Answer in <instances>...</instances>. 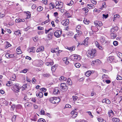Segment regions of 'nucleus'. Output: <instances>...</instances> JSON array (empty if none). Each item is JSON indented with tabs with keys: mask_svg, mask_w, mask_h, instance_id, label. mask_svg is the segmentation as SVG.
<instances>
[{
	"mask_svg": "<svg viewBox=\"0 0 122 122\" xmlns=\"http://www.w3.org/2000/svg\"><path fill=\"white\" fill-rule=\"evenodd\" d=\"M25 106L26 107H30L31 106V105L29 104L28 103H26L25 104Z\"/></svg>",
	"mask_w": 122,
	"mask_h": 122,
	"instance_id": "864d4df0",
	"label": "nucleus"
},
{
	"mask_svg": "<svg viewBox=\"0 0 122 122\" xmlns=\"http://www.w3.org/2000/svg\"><path fill=\"white\" fill-rule=\"evenodd\" d=\"M116 78L118 80H120L122 79V77L119 75H117Z\"/></svg>",
	"mask_w": 122,
	"mask_h": 122,
	"instance_id": "37998d69",
	"label": "nucleus"
},
{
	"mask_svg": "<svg viewBox=\"0 0 122 122\" xmlns=\"http://www.w3.org/2000/svg\"><path fill=\"white\" fill-rule=\"evenodd\" d=\"M103 16L104 17L105 19H106L107 18L108 16V15L107 14V15H105L104 14H103Z\"/></svg>",
	"mask_w": 122,
	"mask_h": 122,
	"instance_id": "338daca9",
	"label": "nucleus"
},
{
	"mask_svg": "<svg viewBox=\"0 0 122 122\" xmlns=\"http://www.w3.org/2000/svg\"><path fill=\"white\" fill-rule=\"evenodd\" d=\"M14 34L16 35L20 36V35L21 33H20V30H18L16 31H15Z\"/></svg>",
	"mask_w": 122,
	"mask_h": 122,
	"instance_id": "412c9836",
	"label": "nucleus"
},
{
	"mask_svg": "<svg viewBox=\"0 0 122 122\" xmlns=\"http://www.w3.org/2000/svg\"><path fill=\"white\" fill-rule=\"evenodd\" d=\"M43 76L45 77H48L50 76V75L49 74H43Z\"/></svg>",
	"mask_w": 122,
	"mask_h": 122,
	"instance_id": "ea45409f",
	"label": "nucleus"
},
{
	"mask_svg": "<svg viewBox=\"0 0 122 122\" xmlns=\"http://www.w3.org/2000/svg\"><path fill=\"white\" fill-rule=\"evenodd\" d=\"M83 22L85 24H88L89 21L87 19L84 18L83 20Z\"/></svg>",
	"mask_w": 122,
	"mask_h": 122,
	"instance_id": "79ce46f5",
	"label": "nucleus"
},
{
	"mask_svg": "<svg viewBox=\"0 0 122 122\" xmlns=\"http://www.w3.org/2000/svg\"><path fill=\"white\" fill-rule=\"evenodd\" d=\"M74 2L73 1H71L67 5L69 6L71 5Z\"/></svg>",
	"mask_w": 122,
	"mask_h": 122,
	"instance_id": "5fc2aeb1",
	"label": "nucleus"
},
{
	"mask_svg": "<svg viewBox=\"0 0 122 122\" xmlns=\"http://www.w3.org/2000/svg\"><path fill=\"white\" fill-rule=\"evenodd\" d=\"M75 66L76 67L79 68L80 67V66H81V64L79 63H77L75 64Z\"/></svg>",
	"mask_w": 122,
	"mask_h": 122,
	"instance_id": "58836bf2",
	"label": "nucleus"
},
{
	"mask_svg": "<svg viewBox=\"0 0 122 122\" xmlns=\"http://www.w3.org/2000/svg\"><path fill=\"white\" fill-rule=\"evenodd\" d=\"M15 78L16 76H15V75H13V76L12 77V78H11V81H14Z\"/></svg>",
	"mask_w": 122,
	"mask_h": 122,
	"instance_id": "bf43d9fd",
	"label": "nucleus"
},
{
	"mask_svg": "<svg viewBox=\"0 0 122 122\" xmlns=\"http://www.w3.org/2000/svg\"><path fill=\"white\" fill-rule=\"evenodd\" d=\"M49 6L51 9H53L55 7L54 4L53 3H51L49 4Z\"/></svg>",
	"mask_w": 122,
	"mask_h": 122,
	"instance_id": "cd10ccee",
	"label": "nucleus"
},
{
	"mask_svg": "<svg viewBox=\"0 0 122 122\" xmlns=\"http://www.w3.org/2000/svg\"><path fill=\"white\" fill-rule=\"evenodd\" d=\"M59 51V48L57 47L56 48L52 49L51 50V51L53 53H56L58 52Z\"/></svg>",
	"mask_w": 122,
	"mask_h": 122,
	"instance_id": "ddd939ff",
	"label": "nucleus"
},
{
	"mask_svg": "<svg viewBox=\"0 0 122 122\" xmlns=\"http://www.w3.org/2000/svg\"><path fill=\"white\" fill-rule=\"evenodd\" d=\"M13 90L15 92H19V90L20 89V87L19 86L18 84H14Z\"/></svg>",
	"mask_w": 122,
	"mask_h": 122,
	"instance_id": "39448f33",
	"label": "nucleus"
},
{
	"mask_svg": "<svg viewBox=\"0 0 122 122\" xmlns=\"http://www.w3.org/2000/svg\"><path fill=\"white\" fill-rule=\"evenodd\" d=\"M27 86V85L26 84L23 85L21 88L22 90L23 91L24 90H25Z\"/></svg>",
	"mask_w": 122,
	"mask_h": 122,
	"instance_id": "c85d7f7f",
	"label": "nucleus"
},
{
	"mask_svg": "<svg viewBox=\"0 0 122 122\" xmlns=\"http://www.w3.org/2000/svg\"><path fill=\"white\" fill-rule=\"evenodd\" d=\"M43 9V8L41 6H40L38 7L37 9V10L38 11H40L42 10Z\"/></svg>",
	"mask_w": 122,
	"mask_h": 122,
	"instance_id": "4c0bfd02",
	"label": "nucleus"
},
{
	"mask_svg": "<svg viewBox=\"0 0 122 122\" xmlns=\"http://www.w3.org/2000/svg\"><path fill=\"white\" fill-rule=\"evenodd\" d=\"M113 44L115 46H117L118 45V42L117 41H114L113 42Z\"/></svg>",
	"mask_w": 122,
	"mask_h": 122,
	"instance_id": "e2e57ef3",
	"label": "nucleus"
},
{
	"mask_svg": "<svg viewBox=\"0 0 122 122\" xmlns=\"http://www.w3.org/2000/svg\"><path fill=\"white\" fill-rule=\"evenodd\" d=\"M102 103L105 102L107 104H110L111 103V101L107 99H103L102 101Z\"/></svg>",
	"mask_w": 122,
	"mask_h": 122,
	"instance_id": "dca6fc26",
	"label": "nucleus"
},
{
	"mask_svg": "<svg viewBox=\"0 0 122 122\" xmlns=\"http://www.w3.org/2000/svg\"><path fill=\"white\" fill-rule=\"evenodd\" d=\"M15 107V105L14 104H13L11 105V108H10V110H14Z\"/></svg>",
	"mask_w": 122,
	"mask_h": 122,
	"instance_id": "a19ab883",
	"label": "nucleus"
},
{
	"mask_svg": "<svg viewBox=\"0 0 122 122\" xmlns=\"http://www.w3.org/2000/svg\"><path fill=\"white\" fill-rule=\"evenodd\" d=\"M91 71H88L86 72L85 73V75L86 76H89L91 74Z\"/></svg>",
	"mask_w": 122,
	"mask_h": 122,
	"instance_id": "473e14b6",
	"label": "nucleus"
},
{
	"mask_svg": "<svg viewBox=\"0 0 122 122\" xmlns=\"http://www.w3.org/2000/svg\"><path fill=\"white\" fill-rule=\"evenodd\" d=\"M55 100L54 104L58 103L60 102L61 99L60 98L58 97H54Z\"/></svg>",
	"mask_w": 122,
	"mask_h": 122,
	"instance_id": "9d476101",
	"label": "nucleus"
},
{
	"mask_svg": "<svg viewBox=\"0 0 122 122\" xmlns=\"http://www.w3.org/2000/svg\"><path fill=\"white\" fill-rule=\"evenodd\" d=\"M87 6V8L90 9L91 8H94V5L92 4H88Z\"/></svg>",
	"mask_w": 122,
	"mask_h": 122,
	"instance_id": "bb28decb",
	"label": "nucleus"
},
{
	"mask_svg": "<svg viewBox=\"0 0 122 122\" xmlns=\"http://www.w3.org/2000/svg\"><path fill=\"white\" fill-rule=\"evenodd\" d=\"M110 35L111 38L112 39L115 38L117 36L116 34L115 33H112L110 34Z\"/></svg>",
	"mask_w": 122,
	"mask_h": 122,
	"instance_id": "6ab92c4d",
	"label": "nucleus"
},
{
	"mask_svg": "<svg viewBox=\"0 0 122 122\" xmlns=\"http://www.w3.org/2000/svg\"><path fill=\"white\" fill-rule=\"evenodd\" d=\"M41 115H44L45 114V112L44 110H41Z\"/></svg>",
	"mask_w": 122,
	"mask_h": 122,
	"instance_id": "0e129e2a",
	"label": "nucleus"
},
{
	"mask_svg": "<svg viewBox=\"0 0 122 122\" xmlns=\"http://www.w3.org/2000/svg\"><path fill=\"white\" fill-rule=\"evenodd\" d=\"M63 60L64 63L66 65L68 64L69 62L67 61V59L66 58H64L63 59Z\"/></svg>",
	"mask_w": 122,
	"mask_h": 122,
	"instance_id": "393cba45",
	"label": "nucleus"
},
{
	"mask_svg": "<svg viewBox=\"0 0 122 122\" xmlns=\"http://www.w3.org/2000/svg\"><path fill=\"white\" fill-rule=\"evenodd\" d=\"M35 47H32L30 49V52H35V51L34 49Z\"/></svg>",
	"mask_w": 122,
	"mask_h": 122,
	"instance_id": "49530a36",
	"label": "nucleus"
},
{
	"mask_svg": "<svg viewBox=\"0 0 122 122\" xmlns=\"http://www.w3.org/2000/svg\"><path fill=\"white\" fill-rule=\"evenodd\" d=\"M28 71V70L27 69H25L21 71V72L24 73H26Z\"/></svg>",
	"mask_w": 122,
	"mask_h": 122,
	"instance_id": "de8ad7c7",
	"label": "nucleus"
},
{
	"mask_svg": "<svg viewBox=\"0 0 122 122\" xmlns=\"http://www.w3.org/2000/svg\"><path fill=\"white\" fill-rule=\"evenodd\" d=\"M96 52V50L95 49L88 50L87 51V56L91 58H93L95 56Z\"/></svg>",
	"mask_w": 122,
	"mask_h": 122,
	"instance_id": "f257e3e1",
	"label": "nucleus"
},
{
	"mask_svg": "<svg viewBox=\"0 0 122 122\" xmlns=\"http://www.w3.org/2000/svg\"><path fill=\"white\" fill-rule=\"evenodd\" d=\"M76 109H75L74 110L72 111L71 112V114H73V115H74L75 114V112H76Z\"/></svg>",
	"mask_w": 122,
	"mask_h": 122,
	"instance_id": "052dcab7",
	"label": "nucleus"
},
{
	"mask_svg": "<svg viewBox=\"0 0 122 122\" xmlns=\"http://www.w3.org/2000/svg\"><path fill=\"white\" fill-rule=\"evenodd\" d=\"M37 122H46L45 119L42 118L39 119L38 120Z\"/></svg>",
	"mask_w": 122,
	"mask_h": 122,
	"instance_id": "e433bc0d",
	"label": "nucleus"
},
{
	"mask_svg": "<svg viewBox=\"0 0 122 122\" xmlns=\"http://www.w3.org/2000/svg\"><path fill=\"white\" fill-rule=\"evenodd\" d=\"M101 61L99 60H96L94 61H93L92 62V65L93 66H94L96 65L98 63H100Z\"/></svg>",
	"mask_w": 122,
	"mask_h": 122,
	"instance_id": "6e6552de",
	"label": "nucleus"
},
{
	"mask_svg": "<svg viewBox=\"0 0 122 122\" xmlns=\"http://www.w3.org/2000/svg\"><path fill=\"white\" fill-rule=\"evenodd\" d=\"M71 107V106L69 105V104H66V105L65 106V108H70Z\"/></svg>",
	"mask_w": 122,
	"mask_h": 122,
	"instance_id": "6e6d98bb",
	"label": "nucleus"
},
{
	"mask_svg": "<svg viewBox=\"0 0 122 122\" xmlns=\"http://www.w3.org/2000/svg\"><path fill=\"white\" fill-rule=\"evenodd\" d=\"M117 56L120 59H122V54L120 52H119L117 54Z\"/></svg>",
	"mask_w": 122,
	"mask_h": 122,
	"instance_id": "c756f323",
	"label": "nucleus"
},
{
	"mask_svg": "<svg viewBox=\"0 0 122 122\" xmlns=\"http://www.w3.org/2000/svg\"><path fill=\"white\" fill-rule=\"evenodd\" d=\"M49 21V19L45 21L44 22H42V24L43 25L44 24H46V23H48Z\"/></svg>",
	"mask_w": 122,
	"mask_h": 122,
	"instance_id": "8fccbe9b",
	"label": "nucleus"
},
{
	"mask_svg": "<svg viewBox=\"0 0 122 122\" xmlns=\"http://www.w3.org/2000/svg\"><path fill=\"white\" fill-rule=\"evenodd\" d=\"M71 60L74 61H77L80 60L81 58L80 56L76 54L71 55L70 56Z\"/></svg>",
	"mask_w": 122,
	"mask_h": 122,
	"instance_id": "f03ea898",
	"label": "nucleus"
},
{
	"mask_svg": "<svg viewBox=\"0 0 122 122\" xmlns=\"http://www.w3.org/2000/svg\"><path fill=\"white\" fill-rule=\"evenodd\" d=\"M100 41L102 44L103 45L105 44L107 42V41L105 39V38L103 37L101 39Z\"/></svg>",
	"mask_w": 122,
	"mask_h": 122,
	"instance_id": "2eb2a0df",
	"label": "nucleus"
},
{
	"mask_svg": "<svg viewBox=\"0 0 122 122\" xmlns=\"http://www.w3.org/2000/svg\"><path fill=\"white\" fill-rule=\"evenodd\" d=\"M115 57L113 56H111L109 57L107 59L108 62H112L114 59Z\"/></svg>",
	"mask_w": 122,
	"mask_h": 122,
	"instance_id": "9b49d317",
	"label": "nucleus"
},
{
	"mask_svg": "<svg viewBox=\"0 0 122 122\" xmlns=\"http://www.w3.org/2000/svg\"><path fill=\"white\" fill-rule=\"evenodd\" d=\"M83 10L84 11L85 13H87L88 12V10L86 8H82Z\"/></svg>",
	"mask_w": 122,
	"mask_h": 122,
	"instance_id": "a18cd8bd",
	"label": "nucleus"
},
{
	"mask_svg": "<svg viewBox=\"0 0 122 122\" xmlns=\"http://www.w3.org/2000/svg\"><path fill=\"white\" fill-rule=\"evenodd\" d=\"M114 29V30H115V31L116 32L117 30H118V27L117 26H116L115 27L113 28Z\"/></svg>",
	"mask_w": 122,
	"mask_h": 122,
	"instance_id": "4d7b16f0",
	"label": "nucleus"
},
{
	"mask_svg": "<svg viewBox=\"0 0 122 122\" xmlns=\"http://www.w3.org/2000/svg\"><path fill=\"white\" fill-rule=\"evenodd\" d=\"M37 61L38 63V65H41L42 64L43 62L42 61L38 60Z\"/></svg>",
	"mask_w": 122,
	"mask_h": 122,
	"instance_id": "c03bdc74",
	"label": "nucleus"
},
{
	"mask_svg": "<svg viewBox=\"0 0 122 122\" xmlns=\"http://www.w3.org/2000/svg\"><path fill=\"white\" fill-rule=\"evenodd\" d=\"M38 39V38L37 37H35L33 38V40L34 41H36Z\"/></svg>",
	"mask_w": 122,
	"mask_h": 122,
	"instance_id": "680f3d73",
	"label": "nucleus"
},
{
	"mask_svg": "<svg viewBox=\"0 0 122 122\" xmlns=\"http://www.w3.org/2000/svg\"><path fill=\"white\" fill-rule=\"evenodd\" d=\"M37 120V119L36 117V116H34V118L33 119H31V120L32 121H36Z\"/></svg>",
	"mask_w": 122,
	"mask_h": 122,
	"instance_id": "13d9d810",
	"label": "nucleus"
},
{
	"mask_svg": "<svg viewBox=\"0 0 122 122\" xmlns=\"http://www.w3.org/2000/svg\"><path fill=\"white\" fill-rule=\"evenodd\" d=\"M56 6L55 8H56L61 9L63 6V3L62 2H59L56 1Z\"/></svg>",
	"mask_w": 122,
	"mask_h": 122,
	"instance_id": "20e7f679",
	"label": "nucleus"
},
{
	"mask_svg": "<svg viewBox=\"0 0 122 122\" xmlns=\"http://www.w3.org/2000/svg\"><path fill=\"white\" fill-rule=\"evenodd\" d=\"M60 86L61 89L63 91H64L67 90L68 88V87L67 86L66 84L65 83H61L60 85Z\"/></svg>",
	"mask_w": 122,
	"mask_h": 122,
	"instance_id": "7ed1b4c3",
	"label": "nucleus"
},
{
	"mask_svg": "<svg viewBox=\"0 0 122 122\" xmlns=\"http://www.w3.org/2000/svg\"><path fill=\"white\" fill-rule=\"evenodd\" d=\"M92 30L94 32H96L98 30V28L92 26L91 28Z\"/></svg>",
	"mask_w": 122,
	"mask_h": 122,
	"instance_id": "aec40b11",
	"label": "nucleus"
},
{
	"mask_svg": "<svg viewBox=\"0 0 122 122\" xmlns=\"http://www.w3.org/2000/svg\"><path fill=\"white\" fill-rule=\"evenodd\" d=\"M65 26L67 25L69 23V20L68 19H67L65 21Z\"/></svg>",
	"mask_w": 122,
	"mask_h": 122,
	"instance_id": "c9c22d12",
	"label": "nucleus"
},
{
	"mask_svg": "<svg viewBox=\"0 0 122 122\" xmlns=\"http://www.w3.org/2000/svg\"><path fill=\"white\" fill-rule=\"evenodd\" d=\"M55 98L54 97H51L49 99V100L50 102L53 103L54 104V102Z\"/></svg>",
	"mask_w": 122,
	"mask_h": 122,
	"instance_id": "5701e85b",
	"label": "nucleus"
},
{
	"mask_svg": "<svg viewBox=\"0 0 122 122\" xmlns=\"http://www.w3.org/2000/svg\"><path fill=\"white\" fill-rule=\"evenodd\" d=\"M69 50H71V51H72V50H74L75 49V46H72L70 47H69L68 48V49Z\"/></svg>",
	"mask_w": 122,
	"mask_h": 122,
	"instance_id": "72a5a7b5",
	"label": "nucleus"
},
{
	"mask_svg": "<svg viewBox=\"0 0 122 122\" xmlns=\"http://www.w3.org/2000/svg\"><path fill=\"white\" fill-rule=\"evenodd\" d=\"M112 120L113 122H119V119L115 117L113 118Z\"/></svg>",
	"mask_w": 122,
	"mask_h": 122,
	"instance_id": "a878e982",
	"label": "nucleus"
},
{
	"mask_svg": "<svg viewBox=\"0 0 122 122\" xmlns=\"http://www.w3.org/2000/svg\"><path fill=\"white\" fill-rule=\"evenodd\" d=\"M94 23L95 25L99 27H101L103 25L102 22L97 20L95 21L94 22Z\"/></svg>",
	"mask_w": 122,
	"mask_h": 122,
	"instance_id": "0eeeda50",
	"label": "nucleus"
},
{
	"mask_svg": "<svg viewBox=\"0 0 122 122\" xmlns=\"http://www.w3.org/2000/svg\"><path fill=\"white\" fill-rule=\"evenodd\" d=\"M86 112L88 113V114L91 116V117L92 118L93 117V116L92 115V113L90 111H87Z\"/></svg>",
	"mask_w": 122,
	"mask_h": 122,
	"instance_id": "09e8293b",
	"label": "nucleus"
},
{
	"mask_svg": "<svg viewBox=\"0 0 122 122\" xmlns=\"http://www.w3.org/2000/svg\"><path fill=\"white\" fill-rule=\"evenodd\" d=\"M59 80H63L64 81H66L67 79L66 78L63 76H61L59 78Z\"/></svg>",
	"mask_w": 122,
	"mask_h": 122,
	"instance_id": "2f4dec72",
	"label": "nucleus"
},
{
	"mask_svg": "<svg viewBox=\"0 0 122 122\" xmlns=\"http://www.w3.org/2000/svg\"><path fill=\"white\" fill-rule=\"evenodd\" d=\"M70 81L71 80L70 79H68L67 81V82L68 83V84L69 85H71V82H70Z\"/></svg>",
	"mask_w": 122,
	"mask_h": 122,
	"instance_id": "69168bd1",
	"label": "nucleus"
},
{
	"mask_svg": "<svg viewBox=\"0 0 122 122\" xmlns=\"http://www.w3.org/2000/svg\"><path fill=\"white\" fill-rule=\"evenodd\" d=\"M91 2L94 4H96L97 3L96 1H95L94 0H91Z\"/></svg>",
	"mask_w": 122,
	"mask_h": 122,
	"instance_id": "774afa93",
	"label": "nucleus"
},
{
	"mask_svg": "<svg viewBox=\"0 0 122 122\" xmlns=\"http://www.w3.org/2000/svg\"><path fill=\"white\" fill-rule=\"evenodd\" d=\"M72 97L73 99V100L74 101H75L77 100V99L78 98V97L76 96H72Z\"/></svg>",
	"mask_w": 122,
	"mask_h": 122,
	"instance_id": "3c124183",
	"label": "nucleus"
},
{
	"mask_svg": "<svg viewBox=\"0 0 122 122\" xmlns=\"http://www.w3.org/2000/svg\"><path fill=\"white\" fill-rule=\"evenodd\" d=\"M59 92L60 91L58 90V87H56L54 90L53 94H56L58 93H59Z\"/></svg>",
	"mask_w": 122,
	"mask_h": 122,
	"instance_id": "f8f14e48",
	"label": "nucleus"
},
{
	"mask_svg": "<svg viewBox=\"0 0 122 122\" xmlns=\"http://www.w3.org/2000/svg\"><path fill=\"white\" fill-rule=\"evenodd\" d=\"M25 21L24 19L22 20L20 19H16L15 20V22L16 23H18L21 22H24Z\"/></svg>",
	"mask_w": 122,
	"mask_h": 122,
	"instance_id": "b1692460",
	"label": "nucleus"
},
{
	"mask_svg": "<svg viewBox=\"0 0 122 122\" xmlns=\"http://www.w3.org/2000/svg\"><path fill=\"white\" fill-rule=\"evenodd\" d=\"M5 48H7L8 47L11 46V45L7 41H6L5 42Z\"/></svg>",
	"mask_w": 122,
	"mask_h": 122,
	"instance_id": "a211bd4d",
	"label": "nucleus"
},
{
	"mask_svg": "<svg viewBox=\"0 0 122 122\" xmlns=\"http://www.w3.org/2000/svg\"><path fill=\"white\" fill-rule=\"evenodd\" d=\"M40 89L43 92H45L46 90V88H41Z\"/></svg>",
	"mask_w": 122,
	"mask_h": 122,
	"instance_id": "603ef678",
	"label": "nucleus"
},
{
	"mask_svg": "<svg viewBox=\"0 0 122 122\" xmlns=\"http://www.w3.org/2000/svg\"><path fill=\"white\" fill-rule=\"evenodd\" d=\"M37 97H39V98H41L43 96V94L41 92H39L36 94Z\"/></svg>",
	"mask_w": 122,
	"mask_h": 122,
	"instance_id": "4468645a",
	"label": "nucleus"
},
{
	"mask_svg": "<svg viewBox=\"0 0 122 122\" xmlns=\"http://www.w3.org/2000/svg\"><path fill=\"white\" fill-rule=\"evenodd\" d=\"M56 68V66H52L51 67V70L53 71H54Z\"/></svg>",
	"mask_w": 122,
	"mask_h": 122,
	"instance_id": "f704fd0d",
	"label": "nucleus"
},
{
	"mask_svg": "<svg viewBox=\"0 0 122 122\" xmlns=\"http://www.w3.org/2000/svg\"><path fill=\"white\" fill-rule=\"evenodd\" d=\"M62 32L61 30L56 31L54 33V35L56 37H59L62 34Z\"/></svg>",
	"mask_w": 122,
	"mask_h": 122,
	"instance_id": "423d86ee",
	"label": "nucleus"
},
{
	"mask_svg": "<svg viewBox=\"0 0 122 122\" xmlns=\"http://www.w3.org/2000/svg\"><path fill=\"white\" fill-rule=\"evenodd\" d=\"M54 62L52 61V62H46V65L48 66H51L53 64Z\"/></svg>",
	"mask_w": 122,
	"mask_h": 122,
	"instance_id": "4be33fe9",
	"label": "nucleus"
},
{
	"mask_svg": "<svg viewBox=\"0 0 122 122\" xmlns=\"http://www.w3.org/2000/svg\"><path fill=\"white\" fill-rule=\"evenodd\" d=\"M12 84V82L11 81H9L8 82V83L6 84V86H11Z\"/></svg>",
	"mask_w": 122,
	"mask_h": 122,
	"instance_id": "7c9ffc66",
	"label": "nucleus"
},
{
	"mask_svg": "<svg viewBox=\"0 0 122 122\" xmlns=\"http://www.w3.org/2000/svg\"><path fill=\"white\" fill-rule=\"evenodd\" d=\"M95 44L96 46L98 48L100 49H102V46H100L99 43L97 41H96L95 42Z\"/></svg>",
	"mask_w": 122,
	"mask_h": 122,
	"instance_id": "f3484780",
	"label": "nucleus"
},
{
	"mask_svg": "<svg viewBox=\"0 0 122 122\" xmlns=\"http://www.w3.org/2000/svg\"><path fill=\"white\" fill-rule=\"evenodd\" d=\"M44 47L43 46H41L38 48L36 50V52H39L43 51H44Z\"/></svg>",
	"mask_w": 122,
	"mask_h": 122,
	"instance_id": "1a4fd4ad",
	"label": "nucleus"
}]
</instances>
